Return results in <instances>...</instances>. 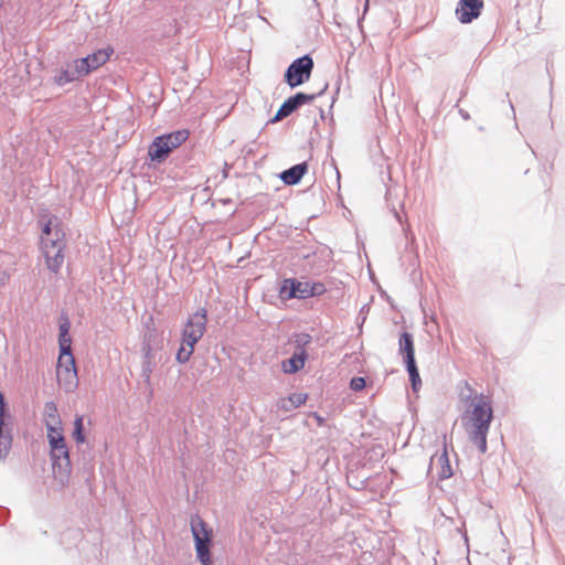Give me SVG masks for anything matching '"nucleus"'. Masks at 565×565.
Here are the masks:
<instances>
[{
	"label": "nucleus",
	"mask_w": 565,
	"mask_h": 565,
	"mask_svg": "<svg viewBox=\"0 0 565 565\" xmlns=\"http://www.w3.org/2000/svg\"><path fill=\"white\" fill-rule=\"evenodd\" d=\"M191 531L194 539L195 552L202 565H212L210 547L213 530L198 515L191 519Z\"/></svg>",
	"instance_id": "nucleus-5"
},
{
	"label": "nucleus",
	"mask_w": 565,
	"mask_h": 565,
	"mask_svg": "<svg viewBox=\"0 0 565 565\" xmlns=\"http://www.w3.org/2000/svg\"><path fill=\"white\" fill-rule=\"evenodd\" d=\"M315 294V286H311L307 281H298L296 279H285L279 290L280 298L285 300L292 298L306 299Z\"/></svg>",
	"instance_id": "nucleus-10"
},
{
	"label": "nucleus",
	"mask_w": 565,
	"mask_h": 565,
	"mask_svg": "<svg viewBox=\"0 0 565 565\" xmlns=\"http://www.w3.org/2000/svg\"><path fill=\"white\" fill-rule=\"evenodd\" d=\"M492 413L490 402L486 397L480 396L470 404L462 417V423L470 440L481 454L487 451V435L492 422Z\"/></svg>",
	"instance_id": "nucleus-2"
},
{
	"label": "nucleus",
	"mask_w": 565,
	"mask_h": 565,
	"mask_svg": "<svg viewBox=\"0 0 565 565\" xmlns=\"http://www.w3.org/2000/svg\"><path fill=\"white\" fill-rule=\"evenodd\" d=\"M297 104L291 99V97L287 98L284 104L280 106L278 111L276 113L275 120H280L285 117H288L297 109Z\"/></svg>",
	"instance_id": "nucleus-21"
},
{
	"label": "nucleus",
	"mask_w": 565,
	"mask_h": 565,
	"mask_svg": "<svg viewBox=\"0 0 565 565\" xmlns=\"http://www.w3.org/2000/svg\"><path fill=\"white\" fill-rule=\"evenodd\" d=\"M77 77L73 73L72 68L61 70L57 75L54 76L53 82L57 86H64L68 83L76 81Z\"/></svg>",
	"instance_id": "nucleus-20"
},
{
	"label": "nucleus",
	"mask_w": 565,
	"mask_h": 565,
	"mask_svg": "<svg viewBox=\"0 0 565 565\" xmlns=\"http://www.w3.org/2000/svg\"><path fill=\"white\" fill-rule=\"evenodd\" d=\"M189 138L186 129L177 130L167 135L156 137L148 149V157L152 161H162L169 153L180 147Z\"/></svg>",
	"instance_id": "nucleus-4"
},
{
	"label": "nucleus",
	"mask_w": 565,
	"mask_h": 565,
	"mask_svg": "<svg viewBox=\"0 0 565 565\" xmlns=\"http://www.w3.org/2000/svg\"><path fill=\"white\" fill-rule=\"evenodd\" d=\"M70 67L77 78L84 77L92 72L85 57L74 60Z\"/></svg>",
	"instance_id": "nucleus-19"
},
{
	"label": "nucleus",
	"mask_w": 565,
	"mask_h": 565,
	"mask_svg": "<svg viewBox=\"0 0 565 565\" xmlns=\"http://www.w3.org/2000/svg\"><path fill=\"white\" fill-rule=\"evenodd\" d=\"M313 66V60L309 55L298 57L288 66L284 79L295 88L310 79Z\"/></svg>",
	"instance_id": "nucleus-7"
},
{
	"label": "nucleus",
	"mask_w": 565,
	"mask_h": 565,
	"mask_svg": "<svg viewBox=\"0 0 565 565\" xmlns=\"http://www.w3.org/2000/svg\"><path fill=\"white\" fill-rule=\"evenodd\" d=\"M70 328H71L70 321L67 320V318H64L63 321H61V323H60V334L70 333Z\"/></svg>",
	"instance_id": "nucleus-26"
},
{
	"label": "nucleus",
	"mask_w": 565,
	"mask_h": 565,
	"mask_svg": "<svg viewBox=\"0 0 565 565\" xmlns=\"http://www.w3.org/2000/svg\"><path fill=\"white\" fill-rule=\"evenodd\" d=\"M307 394L294 393L287 398L280 399L279 405L284 411L289 412L292 408L299 407L300 405L305 404L307 402Z\"/></svg>",
	"instance_id": "nucleus-18"
},
{
	"label": "nucleus",
	"mask_w": 565,
	"mask_h": 565,
	"mask_svg": "<svg viewBox=\"0 0 565 565\" xmlns=\"http://www.w3.org/2000/svg\"><path fill=\"white\" fill-rule=\"evenodd\" d=\"M114 54V49L111 46H106L104 49H99L92 54L87 55L85 58L89 65L90 71H96L100 66L105 65Z\"/></svg>",
	"instance_id": "nucleus-13"
},
{
	"label": "nucleus",
	"mask_w": 565,
	"mask_h": 565,
	"mask_svg": "<svg viewBox=\"0 0 565 565\" xmlns=\"http://www.w3.org/2000/svg\"><path fill=\"white\" fill-rule=\"evenodd\" d=\"M56 376L58 384L68 392L77 386V370L72 351L60 352Z\"/></svg>",
	"instance_id": "nucleus-6"
},
{
	"label": "nucleus",
	"mask_w": 565,
	"mask_h": 565,
	"mask_svg": "<svg viewBox=\"0 0 565 565\" xmlns=\"http://www.w3.org/2000/svg\"><path fill=\"white\" fill-rule=\"evenodd\" d=\"M43 417L46 430L62 428V422L54 402L45 403Z\"/></svg>",
	"instance_id": "nucleus-15"
},
{
	"label": "nucleus",
	"mask_w": 565,
	"mask_h": 565,
	"mask_svg": "<svg viewBox=\"0 0 565 565\" xmlns=\"http://www.w3.org/2000/svg\"><path fill=\"white\" fill-rule=\"evenodd\" d=\"M399 352L404 356L406 369L409 374V380L412 383V388L414 393L418 394L422 385V380L415 362V351L412 335L407 332H404L401 335Z\"/></svg>",
	"instance_id": "nucleus-8"
},
{
	"label": "nucleus",
	"mask_w": 565,
	"mask_h": 565,
	"mask_svg": "<svg viewBox=\"0 0 565 565\" xmlns=\"http://www.w3.org/2000/svg\"><path fill=\"white\" fill-rule=\"evenodd\" d=\"M47 440L53 466L67 467L70 465V454L63 428L47 430Z\"/></svg>",
	"instance_id": "nucleus-9"
},
{
	"label": "nucleus",
	"mask_w": 565,
	"mask_h": 565,
	"mask_svg": "<svg viewBox=\"0 0 565 565\" xmlns=\"http://www.w3.org/2000/svg\"><path fill=\"white\" fill-rule=\"evenodd\" d=\"M306 360L307 353L305 350L300 349L298 352L294 353L290 359L281 362V370L287 374L296 373L305 366Z\"/></svg>",
	"instance_id": "nucleus-14"
},
{
	"label": "nucleus",
	"mask_w": 565,
	"mask_h": 565,
	"mask_svg": "<svg viewBox=\"0 0 565 565\" xmlns=\"http://www.w3.org/2000/svg\"><path fill=\"white\" fill-rule=\"evenodd\" d=\"M207 323V312L201 308L193 312L186 320L182 329V339L175 359L179 363H185L193 354L195 344L205 333Z\"/></svg>",
	"instance_id": "nucleus-3"
},
{
	"label": "nucleus",
	"mask_w": 565,
	"mask_h": 565,
	"mask_svg": "<svg viewBox=\"0 0 565 565\" xmlns=\"http://www.w3.org/2000/svg\"><path fill=\"white\" fill-rule=\"evenodd\" d=\"M483 9V0H459L456 17L461 23H470L477 19Z\"/></svg>",
	"instance_id": "nucleus-11"
},
{
	"label": "nucleus",
	"mask_w": 565,
	"mask_h": 565,
	"mask_svg": "<svg viewBox=\"0 0 565 565\" xmlns=\"http://www.w3.org/2000/svg\"><path fill=\"white\" fill-rule=\"evenodd\" d=\"M315 98H316L315 94H305V93H297L295 96H291V99L297 104L298 108L302 105L311 103Z\"/></svg>",
	"instance_id": "nucleus-23"
},
{
	"label": "nucleus",
	"mask_w": 565,
	"mask_h": 565,
	"mask_svg": "<svg viewBox=\"0 0 565 565\" xmlns=\"http://www.w3.org/2000/svg\"><path fill=\"white\" fill-rule=\"evenodd\" d=\"M429 470L435 471L439 479H448L452 471L446 449L440 455H434L430 458Z\"/></svg>",
	"instance_id": "nucleus-12"
},
{
	"label": "nucleus",
	"mask_w": 565,
	"mask_h": 565,
	"mask_svg": "<svg viewBox=\"0 0 565 565\" xmlns=\"http://www.w3.org/2000/svg\"><path fill=\"white\" fill-rule=\"evenodd\" d=\"M6 417V403L2 393L0 392V457H4L11 446L10 437L2 436V426L4 425Z\"/></svg>",
	"instance_id": "nucleus-17"
},
{
	"label": "nucleus",
	"mask_w": 565,
	"mask_h": 565,
	"mask_svg": "<svg viewBox=\"0 0 565 565\" xmlns=\"http://www.w3.org/2000/svg\"><path fill=\"white\" fill-rule=\"evenodd\" d=\"M308 170L306 162L296 164L288 170H285L280 178L285 184L294 185L297 184Z\"/></svg>",
	"instance_id": "nucleus-16"
},
{
	"label": "nucleus",
	"mask_w": 565,
	"mask_h": 565,
	"mask_svg": "<svg viewBox=\"0 0 565 565\" xmlns=\"http://www.w3.org/2000/svg\"><path fill=\"white\" fill-rule=\"evenodd\" d=\"M313 417L316 418L318 425L321 426L323 424L324 420H323V418L319 414L315 413Z\"/></svg>",
	"instance_id": "nucleus-27"
},
{
	"label": "nucleus",
	"mask_w": 565,
	"mask_h": 565,
	"mask_svg": "<svg viewBox=\"0 0 565 565\" xmlns=\"http://www.w3.org/2000/svg\"><path fill=\"white\" fill-rule=\"evenodd\" d=\"M72 436L77 444L85 443L83 416H81V415L76 416V418L74 420V430H73Z\"/></svg>",
	"instance_id": "nucleus-22"
},
{
	"label": "nucleus",
	"mask_w": 565,
	"mask_h": 565,
	"mask_svg": "<svg viewBox=\"0 0 565 565\" xmlns=\"http://www.w3.org/2000/svg\"><path fill=\"white\" fill-rule=\"evenodd\" d=\"M71 345H72V338H71L70 333L60 334V337H58L60 352L72 351Z\"/></svg>",
	"instance_id": "nucleus-24"
},
{
	"label": "nucleus",
	"mask_w": 565,
	"mask_h": 565,
	"mask_svg": "<svg viewBox=\"0 0 565 565\" xmlns=\"http://www.w3.org/2000/svg\"><path fill=\"white\" fill-rule=\"evenodd\" d=\"M364 387H365V380H364V377L358 376V377H353L350 381V388L352 391L359 392V391H362Z\"/></svg>",
	"instance_id": "nucleus-25"
},
{
	"label": "nucleus",
	"mask_w": 565,
	"mask_h": 565,
	"mask_svg": "<svg viewBox=\"0 0 565 565\" xmlns=\"http://www.w3.org/2000/svg\"><path fill=\"white\" fill-rule=\"evenodd\" d=\"M40 223L42 226L41 250L45 257L46 267L56 274L64 263L65 233L56 216L43 215Z\"/></svg>",
	"instance_id": "nucleus-1"
}]
</instances>
